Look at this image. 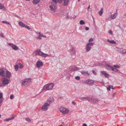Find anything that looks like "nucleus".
Listing matches in <instances>:
<instances>
[{"label":"nucleus","instance_id":"1","mask_svg":"<svg viewBox=\"0 0 126 126\" xmlns=\"http://www.w3.org/2000/svg\"><path fill=\"white\" fill-rule=\"evenodd\" d=\"M54 85V83H51L45 85L42 88V91L44 92L52 90Z\"/></svg>","mask_w":126,"mask_h":126},{"label":"nucleus","instance_id":"2","mask_svg":"<svg viewBox=\"0 0 126 126\" xmlns=\"http://www.w3.org/2000/svg\"><path fill=\"white\" fill-rule=\"evenodd\" d=\"M33 54L35 56L39 55V56L45 58L47 57H49L50 56V55L44 53L39 50H36L34 51Z\"/></svg>","mask_w":126,"mask_h":126},{"label":"nucleus","instance_id":"3","mask_svg":"<svg viewBox=\"0 0 126 126\" xmlns=\"http://www.w3.org/2000/svg\"><path fill=\"white\" fill-rule=\"evenodd\" d=\"M31 78L26 79L22 80V86H26L28 85V84L31 82Z\"/></svg>","mask_w":126,"mask_h":126},{"label":"nucleus","instance_id":"4","mask_svg":"<svg viewBox=\"0 0 126 126\" xmlns=\"http://www.w3.org/2000/svg\"><path fill=\"white\" fill-rule=\"evenodd\" d=\"M60 110L64 114H67L69 112V110L68 109L63 107H61L60 109Z\"/></svg>","mask_w":126,"mask_h":126},{"label":"nucleus","instance_id":"5","mask_svg":"<svg viewBox=\"0 0 126 126\" xmlns=\"http://www.w3.org/2000/svg\"><path fill=\"white\" fill-rule=\"evenodd\" d=\"M49 105V103L46 102L45 103L41 108L42 111H47L48 109V107Z\"/></svg>","mask_w":126,"mask_h":126},{"label":"nucleus","instance_id":"6","mask_svg":"<svg viewBox=\"0 0 126 126\" xmlns=\"http://www.w3.org/2000/svg\"><path fill=\"white\" fill-rule=\"evenodd\" d=\"M79 99L82 101H85L86 100H88L89 102H93V101L92 100V97H80Z\"/></svg>","mask_w":126,"mask_h":126},{"label":"nucleus","instance_id":"7","mask_svg":"<svg viewBox=\"0 0 126 126\" xmlns=\"http://www.w3.org/2000/svg\"><path fill=\"white\" fill-rule=\"evenodd\" d=\"M94 83V80L90 79L87 80L84 82L85 84H88L91 86Z\"/></svg>","mask_w":126,"mask_h":126},{"label":"nucleus","instance_id":"8","mask_svg":"<svg viewBox=\"0 0 126 126\" xmlns=\"http://www.w3.org/2000/svg\"><path fill=\"white\" fill-rule=\"evenodd\" d=\"M8 44L14 50H17L18 49V47L16 46L14 44L10 43H9Z\"/></svg>","mask_w":126,"mask_h":126},{"label":"nucleus","instance_id":"9","mask_svg":"<svg viewBox=\"0 0 126 126\" xmlns=\"http://www.w3.org/2000/svg\"><path fill=\"white\" fill-rule=\"evenodd\" d=\"M43 65V62L40 60L38 61L36 63V66L38 68L41 67Z\"/></svg>","mask_w":126,"mask_h":126},{"label":"nucleus","instance_id":"10","mask_svg":"<svg viewBox=\"0 0 126 126\" xmlns=\"http://www.w3.org/2000/svg\"><path fill=\"white\" fill-rule=\"evenodd\" d=\"M0 75L2 77H4L5 76V69H4L0 68Z\"/></svg>","mask_w":126,"mask_h":126},{"label":"nucleus","instance_id":"11","mask_svg":"<svg viewBox=\"0 0 126 126\" xmlns=\"http://www.w3.org/2000/svg\"><path fill=\"white\" fill-rule=\"evenodd\" d=\"M54 99L52 97H49L47 100V102L49 103V104L50 103H52L54 101Z\"/></svg>","mask_w":126,"mask_h":126},{"label":"nucleus","instance_id":"12","mask_svg":"<svg viewBox=\"0 0 126 126\" xmlns=\"http://www.w3.org/2000/svg\"><path fill=\"white\" fill-rule=\"evenodd\" d=\"M3 83L4 85H7L9 82V81L8 79H4L2 80Z\"/></svg>","mask_w":126,"mask_h":126},{"label":"nucleus","instance_id":"13","mask_svg":"<svg viewBox=\"0 0 126 126\" xmlns=\"http://www.w3.org/2000/svg\"><path fill=\"white\" fill-rule=\"evenodd\" d=\"M105 67L106 69L108 70H110L111 69L112 70L113 67L110 65L108 64H106L105 65Z\"/></svg>","mask_w":126,"mask_h":126},{"label":"nucleus","instance_id":"14","mask_svg":"<svg viewBox=\"0 0 126 126\" xmlns=\"http://www.w3.org/2000/svg\"><path fill=\"white\" fill-rule=\"evenodd\" d=\"M51 4H52L50 5V8L52 10H54L56 8V6L53 4V3H52Z\"/></svg>","mask_w":126,"mask_h":126},{"label":"nucleus","instance_id":"15","mask_svg":"<svg viewBox=\"0 0 126 126\" xmlns=\"http://www.w3.org/2000/svg\"><path fill=\"white\" fill-rule=\"evenodd\" d=\"M81 73L82 75L84 76H89V74H88V71H81Z\"/></svg>","mask_w":126,"mask_h":126},{"label":"nucleus","instance_id":"16","mask_svg":"<svg viewBox=\"0 0 126 126\" xmlns=\"http://www.w3.org/2000/svg\"><path fill=\"white\" fill-rule=\"evenodd\" d=\"M68 51L71 54H73V55H74V57H75V56L74 54L75 53V51L74 49L72 48L70 50H69Z\"/></svg>","mask_w":126,"mask_h":126},{"label":"nucleus","instance_id":"17","mask_svg":"<svg viewBox=\"0 0 126 126\" xmlns=\"http://www.w3.org/2000/svg\"><path fill=\"white\" fill-rule=\"evenodd\" d=\"M6 76L7 78H10L11 76V73L9 71H6Z\"/></svg>","mask_w":126,"mask_h":126},{"label":"nucleus","instance_id":"18","mask_svg":"<svg viewBox=\"0 0 126 126\" xmlns=\"http://www.w3.org/2000/svg\"><path fill=\"white\" fill-rule=\"evenodd\" d=\"M117 11H116L115 13L111 15V19H115L117 15Z\"/></svg>","mask_w":126,"mask_h":126},{"label":"nucleus","instance_id":"19","mask_svg":"<svg viewBox=\"0 0 126 126\" xmlns=\"http://www.w3.org/2000/svg\"><path fill=\"white\" fill-rule=\"evenodd\" d=\"M91 47H90L86 45L85 47L86 51L87 52L90 51L91 49Z\"/></svg>","mask_w":126,"mask_h":126},{"label":"nucleus","instance_id":"20","mask_svg":"<svg viewBox=\"0 0 126 126\" xmlns=\"http://www.w3.org/2000/svg\"><path fill=\"white\" fill-rule=\"evenodd\" d=\"M69 0H64L63 2V5L64 6H67L69 2Z\"/></svg>","mask_w":126,"mask_h":126},{"label":"nucleus","instance_id":"21","mask_svg":"<svg viewBox=\"0 0 126 126\" xmlns=\"http://www.w3.org/2000/svg\"><path fill=\"white\" fill-rule=\"evenodd\" d=\"M18 24L20 26L23 27H24L25 25V24L21 22H19Z\"/></svg>","mask_w":126,"mask_h":126},{"label":"nucleus","instance_id":"22","mask_svg":"<svg viewBox=\"0 0 126 126\" xmlns=\"http://www.w3.org/2000/svg\"><path fill=\"white\" fill-rule=\"evenodd\" d=\"M103 13V8H101V10L98 12V13L100 16H101Z\"/></svg>","mask_w":126,"mask_h":126},{"label":"nucleus","instance_id":"23","mask_svg":"<svg viewBox=\"0 0 126 126\" xmlns=\"http://www.w3.org/2000/svg\"><path fill=\"white\" fill-rule=\"evenodd\" d=\"M107 41L110 44H115L116 43V42L113 40H110L109 39H108Z\"/></svg>","mask_w":126,"mask_h":126},{"label":"nucleus","instance_id":"24","mask_svg":"<svg viewBox=\"0 0 126 126\" xmlns=\"http://www.w3.org/2000/svg\"><path fill=\"white\" fill-rule=\"evenodd\" d=\"M40 0H33V3L34 4H37L40 1Z\"/></svg>","mask_w":126,"mask_h":126},{"label":"nucleus","instance_id":"25","mask_svg":"<svg viewBox=\"0 0 126 126\" xmlns=\"http://www.w3.org/2000/svg\"><path fill=\"white\" fill-rule=\"evenodd\" d=\"M38 34L39 36H40L41 37H44V38H46V36L44 35L43 34L40 32H39L38 33Z\"/></svg>","mask_w":126,"mask_h":126},{"label":"nucleus","instance_id":"26","mask_svg":"<svg viewBox=\"0 0 126 126\" xmlns=\"http://www.w3.org/2000/svg\"><path fill=\"white\" fill-rule=\"evenodd\" d=\"M79 23L80 25H83L85 24V22L83 20H81L79 21Z\"/></svg>","mask_w":126,"mask_h":126},{"label":"nucleus","instance_id":"27","mask_svg":"<svg viewBox=\"0 0 126 126\" xmlns=\"http://www.w3.org/2000/svg\"><path fill=\"white\" fill-rule=\"evenodd\" d=\"M94 44V43H91L89 42L87 44V45L90 46L91 47L92 46H93Z\"/></svg>","mask_w":126,"mask_h":126},{"label":"nucleus","instance_id":"28","mask_svg":"<svg viewBox=\"0 0 126 126\" xmlns=\"http://www.w3.org/2000/svg\"><path fill=\"white\" fill-rule=\"evenodd\" d=\"M120 64H116L113 65V67L116 68H119L120 67Z\"/></svg>","mask_w":126,"mask_h":126},{"label":"nucleus","instance_id":"29","mask_svg":"<svg viewBox=\"0 0 126 126\" xmlns=\"http://www.w3.org/2000/svg\"><path fill=\"white\" fill-rule=\"evenodd\" d=\"M14 67L15 68V70L16 71H17L18 70V65L17 64L16 65H15Z\"/></svg>","mask_w":126,"mask_h":126},{"label":"nucleus","instance_id":"30","mask_svg":"<svg viewBox=\"0 0 126 126\" xmlns=\"http://www.w3.org/2000/svg\"><path fill=\"white\" fill-rule=\"evenodd\" d=\"M18 66L19 68L20 69L24 67L23 65L21 63H19Z\"/></svg>","mask_w":126,"mask_h":126},{"label":"nucleus","instance_id":"31","mask_svg":"<svg viewBox=\"0 0 126 126\" xmlns=\"http://www.w3.org/2000/svg\"><path fill=\"white\" fill-rule=\"evenodd\" d=\"M113 86H110L107 87V89L108 90H110V89H113Z\"/></svg>","mask_w":126,"mask_h":126},{"label":"nucleus","instance_id":"32","mask_svg":"<svg viewBox=\"0 0 126 126\" xmlns=\"http://www.w3.org/2000/svg\"><path fill=\"white\" fill-rule=\"evenodd\" d=\"M100 72V75L101 76H102L103 75H104V76L106 73L104 71H101Z\"/></svg>","mask_w":126,"mask_h":126},{"label":"nucleus","instance_id":"33","mask_svg":"<svg viewBox=\"0 0 126 126\" xmlns=\"http://www.w3.org/2000/svg\"><path fill=\"white\" fill-rule=\"evenodd\" d=\"M112 71H114L115 72H118V70L117 69L113 68H112Z\"/></svg>","mask_w":126,"mask_h":126},{"label":"nucleus","instance_id":"34","mask_svg":"<svg viewBox=\"0 0 126 126\" xmlns=\"http://www.w3.org/2000/svg\"><path fill=\"white\" fill-rule=\"evenodd\" d=\"M24 27L29 30H30L31 29L30 27L26 25Z\"/></svg>","mask_w":126,"mask_h":126},{"label":"nucleus","instance_id":"35","mask_svg":"<svg viewBox=\"0 0 126 126\" xmlns=\"http://www.w3.org/2000/svg\"><path fill=\"white\" fill-rule=\"evenodd\" d=\"M2 23H6L7 24H10V23L8 21H3L2 22Z\"/></svg>","mask_w":126,"mask_h":126},{"label":"nucleus","instance_id":"36","mask_svg":"<svg viewBox=\"0 0 126 126\" xmlns=\"http://www.w3.org/2000/svg\"><path fill=\"white\" fill-rule=\"evenodd\" d=\"M3 94L2 93L0 92V99H3Z\"/></svg>","mask_w":126,"mask_h":126},{"label":"nucleus","instance_id":"37","mask_svg":"<svg viewBox=\"0 0 126 126\" xmlns=\"http://www.w3.org/2000/svg\"><path fill=\"white\" fill-rule=\"evenodd\" d=\"M4 7V6L3 4H1L0 3V9H1Z\"/></svg>","mask_w":126,"mask_h":126},{"label":"nucleus","instance_id":"38","mask_svg":"<svg viewBox=\"0 0 126 126\" xmlns=\"http://www.w3.org/2000/svg\"><path fill=\"white\" fill-rule=\"evenodd\" d=\"M122 53L123 54H126V49H125V50H123L122 51Z\"/></svg>","mask_w":126,"mask_h":126},{"label":"nucleus","instance_id":"39","mask_svg":"<svg viewBox=\"0 0 126 126\" xmlns=\"http://www.w3.org/2000/svg\"><path fill=\"white\" fill-rule=\"evenodd\" d=\"M26 120L29 122H31V120L29 118H26Z\"/></svg>","mask_w":126,"mask_h":126},{"label":"nucleus","instance_id":"40","mask_svg":"<svg viewBox=\"0 0 126 126\" xmlns=\"http://www.w3.org/2000/svg\"><path fill=\"white\" fill-rule=\"evenodd\" d=\"M109 75L108 73H106L105 75L104 76L106 78H108V77L109 76Z\"/></svg>","mask_w":126,"mask_h":126},{"label":"nucleus","instance_id":"41","mask_svg":"<svg viewBox=\"0 0 126 126\" xmlns=\"http://www.w3.org/2000/svg\"><path fill=\"white\" fill-rule=\"evenodd\" d=\"M79 69L77 67H75L74 69H73V70L74 71L78 70Z\"/></svg>","mask_w":126,"mask_h":126},{"label":"nucleus","instance_id":"42","mask_svg":"<svg viewBox=\"0 0 126 126\" xmlns=\"http://www.w3.org/2000/svg\"><path fill=\"white\" fill-rule=\"evenodd\" d=\"M93 38H91L89 40L88 42H91L93 41Z\"/></svg>","mask_w":126,"mask_h":126},{"label":"nucleus","instance_id":"43","mask_svg":"<svg viewBox=\"0 0 126 126\" xmlns=\"http://www.w3.org/2000/svg\"><path fill=\"white\" fill-rule=\"evenodd\" d=\"M36 38L39 40H41L42 39L41 37L39 35L38 37H36Z\"/></svg>","mask_w":126,"mask_h":126},{"label":"nucleus","instance_id":"44","mask_svg":"<svg viewBox=\"0 0 126 126\" xmlns=\"http://www.w3.org/2000/svg\"><path fill=\"white\" fill-rule=\"evenodd\" d=\"M11 120V119H10V118H9L6 119L5 120H4V121H6L7 122H8L9 121Z\"/></svg>","mask_w":126,"mask_h":126},{"label":"nucleus","instance_id":"45","mask_svg":"<svg viewBox=\"0 0 126 126\" xmlns=\"http://www.w3.org/2000/svg\"><path fill=\"white\" fill-rule=\"evenodd\" d=\"M10 99H13L14 98V96L13 95H11L10 97Z\"/></svg>","mask_w":126,"mask_h":126},{"label":"nucleus","instance_id":"46","mask_svg":"<svg viewBox=\"0 0 126 126\" xmlns=\"http://www.w3.org/2000/svg\"><path fill=\"white\" fill-rule=\"evenodd\" d=\"M75 79L77 80H79L80 79V77L79 76H77L75 77Z\"/></svg>","mask_w":126,"mask_h":126},{"label":"nucleus","instance_id":"47","mask_svg":"<svg viewBox=\"0 0 126 126\" xmlns=\"http://www.w3.org/2000/svg\"><path fill=\"white\" fill-rule=\"evenodd\" d=\"M58 2L59 3H61L63 1V0H58Z\"/></svg>","mask_w":126,"mask_h":126},{"label":"nucleus","instance_id":"48","mask_svg":"<svg viewBox=\"0 0 126 126\" xmlns=\"http://www.w3.org/2000/svg\"><path fill=\"white\" fill-rule=\"evenodd\" d=\"M52 1L53 2L55 3H57L58 2V0H52Z\"/></svg>","mask_w":126,"mask_h":126},{"label":"nucleus","instance_id":"49","mask_svg":"<svg viewBox=\"0 0 126 126\" xmlns=\"http://www.w3.org/2000/svg\"><path fill=\"white\" fill-rule=\"evenodd\" d=\"M0 36H1V37L3 38L4 37V34H3V33H1L0 34Z\"/></svg>","mask_w":126,"mask_h":126},{"label":"nucleus","instance_id":"50","mask_svg":"<svg viewBox=\"0 0 126 126\" xmlns=\"http://www.w3.org/2000/svg\"><path fill=\"white\" fill-rule=\"evenodd\" d=\"M92 73L93 74H94V75H96V73L95 72V71L94 70H93L92 71Z\"/></svg>","mask_w":126,"mask_h":126},{"label":"nucleus","instance_id":"51","mask_svg":"<svg viewBox=\"0 0 126 126\" xmlns=\"http://www.w3.org/2000/svg\"><path fill=\"white\" fill-rule=\"evenodd\" d=\"M72 104H74V105H75L76 104V103L74 101H73L72 102Z\"/></svg>","mask_w":126,"mask_h":126},{"label":"nucleus","instance_id":"52","mask_svg":"<svg viewBox=\"0 0 126 126\" xmlns=\"http://www.w3.org/2000/svg\"><path fill=\"white\" fill-rule=\"evenodd\" d=\"M85 29L86 31L88 30L89 29V28L87 27H86Z\"/></svg>","mask_w":126,"mask_h":126},{"label":"nucleus","instance_id":"53","mask_svg":"<svg viewBox=\"0 0 126 126\" xmlns=\"http://www.w3.org/2000/svg\"><path fill=\"white\" fill-rule=\"evenodd\" d=\"M109 33L110 34H112V32L111 30H110Z\"/></svg>","mask_w":126,"mask_h":126},{"label":"nucleus","instance_id":"54","mask_svg":"<svg viewBox=\"0 0 126 126\" xmlns=\"http://www.w3.org/2000/svg\"><path fill=\"white\" fill-rule=\"evenodd\" d=\"M1 99L0 100V103H1L3 101V99Z\"/></svg>","mask_w":126,"mask_h":126},{"label":"nucleus","instance_id":"55","mask_svg":"<svg viewBox=\"0 0 126 126\" xmlns=\"http://www.w3.org/2000/svg\"><path fill=\"white\" fill-rule=\"evenodd\" d=\"M14 116H12L11 118H10V119H11V120L14 119Z\"/></svg>","mask_w":126,"mask_h":126},{"label":"nucleus","instance_id":"56","mask_svg":"<svg viewBox=\"0 0 126 126\" xmlns=\"http://www.w3.org/2000/svg\"><path fill=\"white\" fill-rule=\"evenodd\" d=\"M83 126H87V125L85 124H83Z\"/></svg>","mask_w":126,"mask_h":126},{"label":"nucleus","instance_id":"57","mask_svg":"<svg viewBox=\"0 0 126 126\" xmlns=\"http://www.w3.org/2000/svg\"><path fill=\"white\" fill-rule=\"evenodd\" d=\"M90 5H89L88 7L87 8V10H89V9L90 8Z\"/></svg>","mask_w":126,"mask_h":126},{"label":"nucleus","instance_id":"58","mask_svg":"<svg viewBox=\"0 0 126 126\" xmlns=\"http://www.w3.org/2000/svg\"><path fill=\"white\" fill-rule=\"evenodd\" d=\"M10 24V26L11 27H12V26H11V25L10 24Z\"/></svg>","mask_w":126,"mask_h":126},{"label":"nucleus","instance_id":"59","mask_svg":"<svg viewBox=\"0 0 126 126\" xmlns=\"http://www.w3.org/2000/svg\"><path fill=\"white\" fill-rule=\"evenodd\" d=\"M125 16H126V14H125Z\"/></svg>","mask_w":126,"mask_h":126},{"label":"nucleus","instance_id":"60","mask_svg":"<svg viewBox=\"0 0 126 126\" xmlns=\"http://www.w3.org/2000/svg\"><path fill=\"white\" fill-rule=\"evenodd\" d=\"M80 0H78V1H79Z\"/></svg>","mask_w":126,"mask_h":126},{"label":"nucleus","instance_id":"61","mask_svg":"<svg viewBox=\"0 0 126 126\" xmlns=\"http://www.w3.org/2000/svg\"><path fill=\"white\" fill-rule=\"evenodd\" d=\"M1 115L0 114V118L1 117Z\"/></svg>","mask_w":126,"mask_h":126},{"label":"nucleus","instance_id":"62","mask_svg":"<svg viewBox=\"0 0 126 126\" xmlns=\"http://www.w3.org/2000/svg\"><path fill=\"white\" fill-rule=\"evenodd\" d=\"M95 100H96V101H97V100H96V99Z\"/></svg>","mask_w":126,"mask_h":126}]
</instances>
